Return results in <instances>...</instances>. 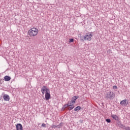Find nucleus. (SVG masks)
I'll use <instances>...</instances> for the list:
<instances>
[{
  "label": "nucleus",
  "instance_id": "nucleus-16",
  "mask_svg": "<svg viewBox=\"0 0 130 130\" xmlns=\"http://www.w3.org/2000/svg\"><path fill=\"white\" fill-rule=\"evenodd\" d=\"M69 42L71 43V42H74V39H70Z\"/></svg>",
  "mask_w": 130,
  "mask_h": 130
},
{
  "label": "nucleus",
  "instance_id": "nucleus-4",
  "mask_svg": "<svg viewBox=\"0 0 130 130\" xmlns=\"http://www.w3.org/2000/svg\"><path fill=\"white\" fill-rule=\"evenodd\" d=\"M92 37H93V35H92V32H90V34H86L85 36H83L82 38L84 40L91 41L92 40Z\"/></svg>",
  "mask_w": 130,
  "mask_h": 130
},
{
  "label": "nucleus",
  "instance_id": "nucleus-2",
  "mask_svg": "<svg viewBox=\"0 0 130 130\" xmlns=\"http://www.w3.org/2000/svg\"><path fill=\"white\" fill-rule=\"evenodd\" d=\"M38 29L33 27L28 30V33L30 37H35L38 34Z\"/></svg>",
  "mask_w": 130,
  "mask_h": 130
},
{
  "label": "nucleus",
  "instance_id": "nucleus-7",
  "mask_svg": "<svg viewBox=\"0 0 130 130\" xmlns=\"http://www.w3.org/2000/svg\"><path fill=\"white\" fill-rule=\"evenodd\" d=\"M3 99H4L5 101H10V96L8 94H5L3 96Z\"/></svg>",
  "mask_w": 130,
  "mask_h": 130
},
{
  "label": "nucleus",
  "instance_id": "nucleus-21",
  "mask_svg": "<svg viewBox=\"0 0 130 130\" xmlns=\"http://www.w3.org/2000/svg\"><path fill=\"white\" fill-rule=\"evenodd\" d=\"M121 126H123V124H122V125H121Z\"/></svg>",
  "mask_w": 130,
  "mask_h": 130
},
{
  "label": "nucleus",
  "instance_id": "nucleus-8",
  "mask_svg": "<svg viewBox=\"0 0 130 130\" xmlns=\"http://www.w3.org/2000/svg\"><path fill=\"white\" fill-rule=\"evenodd\" d=\"M111 117H112V118H113V119H114L115 120H119V118L118 117V116L116 115L112 114L111 115Z\"/></svg>",
  "mask_w": 130,
  "mask_h": 130
},
{
  "label": "nucleus",
  "instance_id": "nucleus-11",
  "mask_svg": "<svg viewBox=\"0 0 130 130\" xmlns=\"http://www.w3.org/2000/svg\"><path fill=\"white\" fill-rule=\"evenodd\" d=\"M79 98V96L76 95V96H74L72 98V100H73V101H74V102H76V101L77 100V99H78Z\"/></svg>",
  "mask_w": 130,
  "mask_h": 130
},
{
  "label": "nucleus",
  "instance_id": "nucleus-13",
  "mask_svg": "<svg viewBox=\"0 0 130 130\" xmlns=\"http://www.w3.org/2000/svg\"><path fill=\"white\" fill-rule=\"evenodd\" d=\"M68 107H69V105L67 104H66V105H64L63 106L62 108H63V109L66 110V108H68Z\"/></svg>",
  "mask_w": 130,
  "mask_h": 130
},
{
  "label": "nucleus",
  "instance_id": "nucleus-19",
  "mask_svg": "<svg viewBox=\"0 0 130 130\" xmlns=\"http://www.w3.org/2000/svg\"><path fill=\"white\" fill-rule=\"evenodd\" d=\"M71 102H72L73 104H75V103H76L74 100H73L72 99H71V101H70Z\"/></svg>",
  "mask_w": 130,
  "mask_h": 130
},
{
  "label": "nucleus",
  "instance_id": "nucleus-12",
  "mask_svg": "<svg viewBox=\"0 0 130 130\" xmlns=\"http://www.w3.org/2000/svg\"><path fill=\"white\" fill-rule=\"evenodd\" d=\"M80 110H81L80 106H77L75 108H74V111H79Z\"/></svg>",
  "mask_w": 130,
  "mask_h": 130
},
{
  "label": "nucleus",
  "instance_id": "nucleus-14",
  "mask_svg": "<svg viewBox=\"0 0 130 130\" xmlns=\"http://www.w3.org/2000/svg\"><path fill=\"white\" fill-rule=\"evenodd\" d=\"M60 124H59V125H58V126H56L55 125H52V128H53L57 127L58 126H59V127H60Z\"/></svg>",
  "mask_w": 130,
  "mask_h": 130
},
{
  "label": "nucleus",
  "instance_id": "nucleus-17",
  "mask_svg": "<svg viewBox=\"0 0 130 130\" xmlns=\"http://www.w3.org/2000/svg\"><path fill=\"white\" fill-rule=\"evenodd\" d=\"M42 126L43 127H46V124H45V123H43V124H42Z\"/></svg>",
  "mask_w": 130,
  "mask_h": 130
},
{
  "label": "nucleus",
  "instance_id": "nucleus-5",
  "mask_svg": "<svg viewBox=\"0 0 130 130\" xmlns=\"http://www.w3.org/2000/svg\"><path fill=\"white\" fill-rule=\"evenodd\" d=\"M67 104H68L69 106V108H68V110H73V109L75 108L74 104L72 102H69Z\"/></svg>",
  "mask_w": 130,
  "mask_h": 130
},
{
  "label": "nucleus",
  "instance_id": "nucleus-10",
  "mask_svg": "<svg viewBox=\"0 0 130 130\" xmlns=\"http://www.w3.org/2000/svg\"><path fill=\"white\" fill-rule=\"evenodd\" d=\"M4 80L6 82H8L9 81H11V77L9 76H6L4 77Z\"/></svg>",
  "mask_w": 130,
  "mask_h": 130
},
{
  "label": "nucleus",
  "instance_id": "nucleus-6",
  "mask_svg": "<svg viewBox=\"0 0 130 130\" xmlns=\"http://www.w3.org/2000/svg\"><path fill=\"white\" fill-rule=\"evenodd\" d=\"M16 130H23V126L21 123L16 124Z\"/></svg>",
  "mask_w": 130,
  "mask_h": 130
},
{
  "label": "nucleus",
  "instance_id": "nucleus-9",
  "mask_svg": "<svg viewBox=\"0 0 130 130\" xmlns=\"http://www.w3.org/2000/svg\"><path fill=\"white\" fill-rule=\"evenodd\" d=\"M120 104L122 106H126L127 105V102H126V100H124L122 101L120 103Z\"/></svg>",
  "mask_w": 130,
  "mask_h": 130
},
{
  "label": "nucleus",
  "instance_id": "nucleus-3",
  "mask_svg": "<svg viewBox=\"0 0 130 130\" xmlns=\"http://www.w3.org/2000/svg\"><path fill=\"white\" fill-rule=\"evenodd\" d=\"M115 97V94L113 92L110 91L107 93L105 98H107L108 100H113L114 98Z\"/></svg>",
  "mask_w": 130,
  "mask_h": 130
},
{
  "label": "nucleus",
  "instance_id": "nucleus-15",
  "mask_svg": "<svg viewBox=\"0 0 130 130\" xmlns=\"http://www.w3.org/2000/svg\"><path fill=\"white\" fill-rule=\"evenodd\" d=\"M106 121L107 122H108V123H109L111 122V120H110V119H106Z\"/></svg>",
  "mask_w": 130,
  "mask_h": 130
},
{
  "label": "nucleus",
  "instance_id": "nucleus-1",
  "mask_svg": "<svg viewBox=\"0 0 130 130\" xmlns=\"http://www.w3.org/2000/svg\"><path fill=\"white\" fill-rule=\"evenodd\" d=\"M41 92L43 95H44L46 92L45 98L46 100H49V99L50 98V90H49V89L47 88L46 86H43L41 88Z\"/></svg>",
  "mask_w": 130,
  "mask_h": 130
},
{
  "label": "nucleus",
  "instance_id": "nucleus-18",
  "mask_svg": "<svg viewBox=\"0 0 130 130\" xmlns=\"http://www.w3.org/2000/svg\"><path fill=\"white\" fill-rule=\"evenodd\" d=\"M113 88L116 89H117V86L116 85H114L113 86Z\"/></svg>",
  "mask_w": 130,
  "mask_h": 130
},
{
  "label": "nucleus",
  "instance_id": "nucleus-20",
  "mask_svg": "<svg viewBox=\"0 0 130 130\" xmlns=\"http://www.w3.org/2000/svg\"><path fill=\"white\" fill-rule=\"evenodd\" d=\"M125 130H130V127H125Z\"/></svg>",
  "mask_w": 130,
  "mask_h": 130
}]
</instances>
